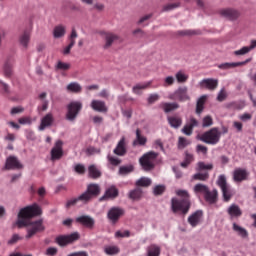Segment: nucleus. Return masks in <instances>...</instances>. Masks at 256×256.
Returning a JSON list of instances; mask_svg holds the SVG:
<instances>
[{"label": "nucleus", "instance_id": "f257e3e1", "mask_svg": "<svg viewBox=\"0 0 256 256\" xmlns=\"http://www.w3.org/2000/svg\"><path fill=\"white\" fill-rule=\"evenodd\" d=\"M176 195L180 197L171 199V209L173 213H180V215H187L191 209V195L187 190H177Z\"/></svg>", "mask_w": 256, "mask_h": 256}, {"label": "nucleus", "instance_id": "f03ea898", "mask_svg": "<svg viewBox=\"0 0 256 256\" xmlns=\"http://www.w3.org/2000/svg\"><path fill=\"white\" fill-rule=\"evenodd\" d=\"M42 214L43 210H41V206H39V204L34 203L26 206L18 213L19 219L16 224L18 225L19 229H21V227H27V219H33V217H39V215Z\"/></svg>", "mask_w": 256, "mask_h": 256}, {"label": "nucleus", "instance_id": "7ed1b4c3", "mask_svg": "<svg viewBox=\"0 0 256 256\" xmlns=\"http://www.w3.org/2000/svg\"><path fill=\"white\" fill-rule=\"evenodd\" d=\"M159 157V153L154 151H149L143 154L139 159V163L144 171H153L155 169V161Z\"/></svg>", "mask_w": 256, "mask_h": 256}, {"label": "nucleus", "instance_id": "20e7f679", "mask_svg": "<svg viewBox=\"0 0 256 256\" xmlns=\"http://www.w3.org/2000/svg\"><path fill=\"white\" fill-rule=\"evenodd\" d=\"M216 184L222 191L223 201H225V203H229L231 201V199L233 198V195H235V192H233V189L227 183V177H225V175H223V174L220 175L218 177Z\"/></svg>", "mask_w": 256, "mask_h": 256}, {"label": "nucleus", "instance_id": "39448f33", "mask_svg": "<svg viewBox=\"0 0 256 256\" xmlns=\"http://www.w3.org/2000/svg\"><path fill=\"white\" fill-rule=\"evenodd\" d=\"M200 141L206 143L207 145H217L221 141V131L219 128L214 127L200 136Z\"/></svg>", "mask_w": 256, "mask_h": 256}, {"label": "nucleus", "instance_id": "423d86ee", "mask_svg": "<svg viewBox=\"0 0 256 256\" xmlns=\"http://www.w3.org/2000/svg\"><path fill=\"white\" fill-rule=\"evenodd\" d=\"M83 109V103L80 101H73L67 106L66 119L67 121H75L77 119V115Z\"/></svg>", "mask_w": 256, "mask_h": 256}, {"label": "nucleus", "instance_id": "0eeeda50", "mask_svg": "<svg viewBox=\"0 0 256 256\" xmlns=\"http://www.w3.org/2000/svg\"><path fill=\"white\" fill-rule=\"evenodd\" d=\"M80 235L78 232H74L68 235H59L55 238V243L59 245V247H67V245H71V243H75V241H79Z\"/></svg>", "mask_w": 256, "mask_h": 256}, {"label": "nucleus", "instance_id": "6e6552de", "mask_svg": "<svg viewBox=\"0 0 256 256\" xmlns=\"http://www.w3.org/2000/svg\"><path fill=\"white\" fill-rule=\"evenodd\" d=\"M171 101H191V96H189V89L187 86H180L174 93L169 95Z\"/></svg>", "mask_w": 256, "mask_h": 256}, {"label": "nucleus", "instance_id": "1a4fd4ad", "mask_svg": "<svg viewBox=\"0 0 256 256\" xmlns=\"http://www.w3.org/2000/svg\"><path fill=\"white\" fill-rule=\"evenodd\" d=\"M101 193L99 184H89L84 193L81 194L80 199H84L85 203H89L93 197H98Z\"/></svg>", "mask_w": 256, "mask_h": 256}, {"label": "nucleus", "instance_id": "9d476101", "mask_svg": "<svg viewBox=\"0 0 256 256\" xmlns=\"http://www.w3.org/2000/svg\"><path fill=\"white\" fill-rule=\"evenodd\" d=\"M45 231V226L43 225V219L34 221L30 223V228L27 230L26 239H31L34 235H37V233H41Z\"/></svg>", "mask_w": 256, "mask_h": 256}, {"label": "nucleus", "instance_id": "9b49d317", "mask_svg": "<svg viewBox=\"0 0 256 256\" xmlns=\"http://www.w3.org/2000/svg\"><path fill=\"white\" fill-rule=\"evenodd\" d=\"M125 215V210L120 207H112L109 209L107 213V217L113 225L119 222V219H121Z\"/></svg>", "mask_w": 256, "mask_h": 256}, {"label": "nucleus", "instance_id": "f8f14e48", "mask_svg": "<svg viewBox=\"0 0 256 256\" xmlns=\"http://www.w3.org/2000/svg\"><path fill=\"white\" fill-rule=\"evenodd\" d=\"M6 171H19L20 169H23V164H21V161H19V158L15 156H9L6 159L5 167Z\"/></svg>", "mask_w": 256, "mask_h": 256}, {"label": "nucleus", "instance_id": "ddd939ff", "mask_svg": "<svg viewBox=\"0 0 256 256\" xmlns=\"http://www.w3.org/2000/svg\"><path fill=\"white\" fill-rule=\"evenodd\" d=\"M219 14L221 15V17H224L229 21H236V19H239V17H241V12L233 8L222 9L219 11Z\"/></svg>", "mask_w": 256, "mask_h": 256}, {"label": "nucleus", "instance_id": "4468645a", "mask_svg": "<svg viewBox=\"0 0 256 256\" xmlns=\"http://www.w3.org/2000/svg\"><path fill=\"white\" fill-rule=\"evenodd\" d=\"M249 180V171L243 168H236L233 172V181L235 183H243Z\"/></svg>", "mask_w": 256, "mask_h": 256}, {"label": "nucleus", "instance_id": "2eb2a0df", "mask_svg": "<svg viewBox=\"0 0 256 256\" xmlns=\"http://www.w3.org/2000/svg\"><path fill=\"white\" fill-rule=\"evenodd\" d=\"M102 35H103L104 41H105V44L103 45V49H111V47L113 46V43H115V41H119L121 39V37H119V35H117L113 32H103Z\"/></svg>", "mask_w": 256, "mask_h": 256}, {"label": "nucleus", "instance_id": "dca6fc26", "mask_svg": "<svg viewBox=\"0 0 256 256\" xmlns=\"http://www.w3.org/2000/svg\"><path fill=\"white\" fill-rule=\"evenodd\" d=\"M201 89H207L208 91H215L219 87V80L213 78H206L199 82Z\"/></svg>", "mask_w": 256, "mask_h": 256}, {"label": "nucleus", "instance_id": "f3484780", "mask_svg": "<svg viewBox=\"0 0 256 256\" xmlns=\"http://www.w3.org/2000/svg\"><path fill=\"white\" fill-rule=\"evenodd\" d=\"M63 157V141L58 140L55 143V146L51 150V159L52 161H58Z\"/></svg>", "mask_w": 256, "mask_h": 256}, {"label": "nucleus", "instance_id": "a211bd4d", "mask_svg": "<svg viewBox=\"0 0 256 256\" xmlns=\"http://www.w3.org/2000/svg\"><path fill=\"white\" fill-rule=\"evenodd\" d=\"M195 127H199V121L191 117L190 120L182 128V133H184V135H187L188 137H191V135H193V129H195Z\"/></svg>", "mask_w": 256, "mask_h": 256}, {"label": "nucleus", "instance_id": "6ab92c4d", "mask_svg": "<svg viewBox=\"0 0 256 256\" xmlns=\"http://www.w3.org/2000/svg\"><path fill=\"white\" fill-rule=\"evenodd\" d=\"M117 197H119V189H117V186L112 185L105 190V193L100 198V201H107V199H117Z\"/></svg>", "mask_w": 256, "mask_h": 256}, {"label": "nucleus", "instance_id": "aec40b11", "mask_svg": "<svg viewBox=\"0 0 256 256\" xmlns=\"http://www.w3.org/2000/svg\"><path fill=\"white\" fill-rule=\"evenodd\" d=\"M53 123H55V116H53V113L49 112L41 119L39 130L45 131V129H47V127H51Z\"/></svg>", "mask_w": 256, "mask_h": 256}, {"label": "nucleus", "instance_id": "412c9836", "mask_svg": "<svg viewBox=\"0 0 256 256\" xmlns=\"http://www.w3.org/2000/svg\"><path fill=\"white\" fill-rule=\"evenodd\" d=\"M76 223H80V225L87 227V229H93L95 227V219L87 215L76 218Z\"/></svg>", "mask_w": 256, "mask_h": 256}, {"label": "nucleus", "instance_id": "4be33fe9", "mask_svg": "<svg viewBox=\"0 0 256 256\" xmlns=\"http://www.w3.org/2000/svg\"><path fill=\"white\" fill-rule=\"evenodd\" d=\"M114 155H118V157H124L127 155V143L125 142V137H122L118 142L116 148L113 150Z\"/></svg>", "mask_w": 256, "mask_h": 256}, {"label": "nucleus", "instance_id": "5701e85b", "mask_svg": "<svg viewBox=\"0 0 256 256\" xmlns=\"http://www.w3.org/2000/svg\"><path fill=\"white\" fill-rule=\"evenodd\" d=\"M77 37H79V35L77 34V30L73 28L69 36L70 43L64 48L63 55H69V53H71V49L75 47V40L77 39Z\"/></svg>", "mask_w": 256, "mask_h": 256}, {"label": "nucleus", "instance_id": "b1692460", "mask_svg": "<svg viewBox=\"0 0 256 256\" xmlns=\"http://www.w3.org/2000/svg\"><path fill=\"white\" fill-rule=\"evenodd\" d=\"M203 218V211L197 210L192 215L188 217V223L191 227H197L199 223H201V219Z\"/></svg>", "mask_w": 256, "mask_h": 256}, {"label": "nucleus", "instance_id": "393cba45", "mask_svg": "<svg viewBox=\"0 0 256 256\" xmlns=\"http://www.w3.org/2000/svg\"><path fill=\"white\" fill-rule=\"evenodd\" d=\"M90 107L98 113H107L109 111L105 102L101 100H92Z\"/></svg>", "mask_w": 256, "mask_h": 256}, {"label": "nucleus", "instance_id": "a878e982", "mask_svg": "<svg viewBox=\"0 0 256 256\" xmlns=\"http://www.w3.org/2000/svg\"><path fill=\"white\" fill-rule=\"evenodd\" d=\"M227 213L230 217V219H239L241 215H243V211L237 204H232L228 207Z\"/></svg>", "mask_w": 256, "mask_h": 256}, {"label": "nucleus", "instance_id": "bb28decb", "mask_svg": "<svg viewBox=\"0 0 256 256\" xmlns=\"http://www.w3.org/2000/svg\"><path fill=\"white\" fill-rule=\"evenodd\" d=\"M218 197L219 192L217 191V189H214L213 191L208 189L207 193L204 195L205 201L210 205H214V203H217Z\"/></svg>", "mask_w": 256, "mask_h": 256}, {"label": "nucleus", "instance_id": "cd10ccee", "mask_svg": "<svg viewBox=\"0 0 256 256\" xmlns=\"http://www.w3.org/2000/svg\"><path fill=\"white\" fill-rule=\"evenodd\" d=\"M249 61L250 60L247 59L246 61H243V62H232V63L226 62V63H222V64L218 65V68L225 71L227 69H233L235 67H241L243 65H247V63H249Z\"/></svg>", "mask_w": 256, "mask_h": 256}, {"label": "nucleus", "instance_id": "c85d7f7f", "mask_svg": "<svg viewBox=\"0 0 256 256\" xmlns=\"http://www.w3.org/2000/svg\"><path fill=\"white\" fill-rule=\"evenodd\" d=\"M232 229L239 237H242V239H247L249 237V232H247V229L239 226L237 223L232 224Z\"/></svg>", "mask_w": 256, "mask_h": 256}, {"label": "nucleus", "instance_id": "c756f323", "mask_svg": "<svg viewBox=\"0 0 256 256\" xmlns=\"http://www.w3.org/2000/svg\"><path fill=\"white\" fill-rule=\"evenodd\" d=\"M29 41H31V32L30 31H24L22 35H20L19 42L24 49H28L29 47Z\"/></svg>", "mask_w": 256, "mask_h": 256}, {"label": "nucleus", "instance_id": "7c9ffc66", "mask_svg": "<svg viewBox=\"0 0 256 256\" xmlns=\"http://www.w3.org/2000/svg\"><path fill=\"white\" fill-rule=\"evenodd\" d=\"M65 33H67V28L63 25H58L53 29L54 39H61L65 37Z\"/></svg>", "mask_w": 256, "mask_h": 256}, {"label": "nucleus", "instance_id": "2f4dec72", "mask_svg": "<svg viewBox=\"0 0 256 256\" xmlns=\"http://www.w3.org/2000/svg\"><path fill=\"white\" fill-rule=\"evenodd\" d=\"M161 108L163 109L164 113H171V111L179 109V105L177 104V102H164L161 104Z\"/></svg>", "mask_w": 256, "mask_h": 256}, {"label": "nucleus", "instance_id": "473e14b6", "mask_svg": "<svg viewBox=\"0 0 256 256\" xmlns=\"http://www.w3.org/2000/svg\"><path fill=\"white\" fill-rule=\"evenodd\" d=\"M66 89L69 93H81L83 91V87L78 82H71Z\"/></svg>", "mask_w": 256, "mask_h": 256}, {"label": "nucleus", "instance_id": "72a5a7b5", "mask_svg": "<svg viewBox=\"0 0 256 256\" xmlns=\"http://www.w3.org/2000/svg\"><path fill=\"white\" fill-rule=\"evenodd\" d=\"M193 161H195V158L193 156V154L189 153L188 151L185 152V157H184V161L181 162V167H183L184 169H187L192 163Z\"/></svg>", "mask_w": 256, "mask_h": 256}, {"label": "nucleus", "instance_id": "f704fd0d", "mask_svg": "<svg viewBox=\"0 0 256 256\" xmlns=\"http://www.w3.org/2000/svg\"><path fill=\"white\" fill-rule=\"evenodd\" d=\"M133 145H147V137L141 135V130H136V140H134Z\"/></svg>", "mask_w": 256, "mask_h": 256}, {"label": "nucleus", "instance_id": "c9c22d12", "mask_svg": "<svg viewBox=\"0 0 256 256\" xmlns=\"http://www.w3.org/2000/svg\"><path fill=\"white\" fill-rule=\"evenodd\" d=\"M88 173L92 179H99V177H101V170L95 165H90L88 167Z\"/></svg>", "mask_w": 256, "mask_h": 256}, {"label": "nucleus", "instance_id": "e433bc0d", "mask_svg": "<svg viewBox=\"0 0 256 256\" xmlns=\"http://www.w3.org/2000/svg\"><path fill=\"white\" fill-rule=\"evenodd\" d=\"M205 101H207V96H201L196 104V113L197 115H201L203 110L205 109Z\"/></svg>", "mask_w": 256, "mask_h": 256}, {"label": "nucleus", "instance_id": "4c0bfd02", "mask_svg": "<svg viewBox=\"0 0 256 256\" xmlns=\"http://www.w3.org/2000/svg\"><path fill=\"white\" fill-rule=\"evenodd\" d=\"M161 255V247L152 244L147 248V256H159Z\"/></svg>", "mask_w": 256, "mask_h": 256}, {"label": "nucleus", "instance_id": "58836bf2", "mask_svg": "<svg viewBox=\"0 0 256 256\" xmlns=\"http://www.w3.org/2000/svg\"><path fill=\"white\" fill-rule=\"evenodd\" d=\"M168 122L174 129H179V126L183 124V120L177 116L168 117Z\"/></svg>", "mask_w": 256, "mask_h": 256}, {"label": "nucleus", "instance_id": "ea45409f", "mask_svg": "<svg viewBox=\"0 0 256 256\" xmlns=\"http://www.w3.org/2000/svg\"><path fill=\"white\" fill-rule=\"evenodd\" d=\"M208 189H209V186L198 183L194 186L193 191L196 195H199V194L205 195Z\"/></svg>", "mask_w": 256, "mask_h": 256}, {"label": "nucleus", "instance_id": "a19ab883", "mask_svg": "<svg viewBox=\"0 0 256 256\" xmlns=\"http://www.w3.org/2000/svg\"><path fill=\"white\" fill-rule=\"evenodd\" d=\"M245 107V102L243 101H234L227 104L228 109H234L237 111H241Z\"/></svg>", "mask_w": 256, "mask_h": 256}, {"label": "nucleus", "instance_id": "79ce46f5", "mask_svg": "<svg viewBox=\"0 0 256 256\" xmlns=\"http://www.w3.org/2000/svg\"><path fill=\"white\" fill-rule=\"evenodd\" d=\"M151 85V82H148L146 84H137L132 88V91L135 95H141V91H143V89H147V87H149Z\"/></svg>", "mask_w": 256, "mask_h": 256}, {"label": "nucleus", "instance_id": "37998d69", "mask_svg": "<svg viewBox=\"0 0 256 256\" xmlns=\"http://www.w3.org/2000/svg\"><path fill=\"white\" fill-rule=\"evenodd\" d=\"M194 181H207L209 179V172H198L192 176Z\"/></svg>", "mask_w": 256, "mask_h": 256}, {"label": "nucleus", "instance_id": "c03bdc74", "mask_svg": "<svg viewBox=\"0 0 256 256\" xmlns=\"http://www.w3.org/2000/svg\"><path fill=\"white\" fill-rule=\"evenodd\" d=\"M81 201L82 203H85V199L81 198V195L78 196L77 198H72L66 202V209H71V207L77 205Z\"/></svg>", "mask_w": 256, "mask_h": 256}, {"label": "nucleus", "instance_id": "a18cd8bd", "mask_svg": "<svg viewBox=\"0 0 256 256\" xmlns=\"http://www.w3.org/2000/svg\"><path fill=\"white\" fill-rule=\"evenodd\" d=\"M151 183L152 181L150 178L142 177L136 182V185L137 187H150Z\"/></svg>", "mask_w": 256, "mask_h": 256}, {"label": "nucleus", "instance_id": "49530a36", "mask_svg": "<svg viewBox=\"0 0 256 256\" xmlns=\"http://www.w3.org/2000/svg\"><path fill=\"white\" fill-rule=\"evenodd\" d=\"M141 195H143L141 188H136L129 193L130 199H141Z\"/></svg>", "mask_w": 256, "mask_h": 256}, {"label": "nucleus", "instance_id": "de8ad7c7", "mask_svg": "<svg viewBox=\"0 0 256 256\" xmlns=\"http://www.w3.org/2000/svg\"><path fill=\"white\" fill-rule=\"evenodd\" d=\"M189 79V76L182 71H179L176 73V81L178 83H187V80Z\"/></svg>", "mask_w": 256, "mask_h": 256}, {"label": "nucleus", "instance_id": "09e8293b", "mask_svg": "<svg viewBox=\"0 0 256 256\" xmlns=\"http://www.w3.org/2000/svg\"><path fill=\"white\" fill-rule=\"evenodd\" d=\"M191 143V141L185 137H179L178 138V149H185V147H188V145Z\"/></svg>", "mask_w": 256, "mask_h": 256}, {"label": "nucleus", "instance_id": "8fccbe9b", "mask_svg": "<svg viewBox=\"0 0 256 256\" xmlns=\"http://www.w3.org/2000/svg\"><path fill=\"white\" fill-rule=\"evenodd\" d=\"M198 171H213V164H205V162H198Z\"/></svg>", "mask_w": 256, "mask_h": 256}, {"label": "nucleus", "instance_id": "3c124183", "mask_svg": "<svg viewBox=\"0 0 256 256\" xmlns=\"http://www.w3.org/2000/svg\"><path fill=\"white\" fill-rule=\"evenodd\" d=\"M56 69L58 71H69V69H71V64L65 63L62 61H58L57 65H56Z\"/></svg>", "mask_w": 256, "mask_h": 256}, {"label": "nucleus", "instance_id": "603ef678", "mask_svg": "<svg viewBox=\"0 0 256 256\" xmlns=\"http://www.w3.org/2000/svg\"><path fill=\"white\" fill-rule=\"evenodd\" d=\"M119 253L118 246H106L105 247V254L106 255H117Z\"/></svg>", "mask_w": 256, "mask_h": 256}, {"label": "nucleus", "instance_id": "864d4df0", "mask_svg": "<svg viewBox=\"0 0 256 256\" xmlns=\"http://www.w3.org/2000/svg\"><path fill=\"white\" fill-rule=\"evenodd\" d=\"M4 75L5 77H11L13 75V64L6 62L4 65Z\"/></svg>", "mask_w": 256, "mask_h": 256}, {"label": "nucleus", "instance_id": "5fc2aeb1", "mask_svg": "<svg viewBox=\"0 0 256 256\" xmlns=\"http://www.w3.org/2000/svg\"><path fill=\"white\" fill-rule=\"evenodd\" d=\"M129 173H133V166H121L119 168V174L120 175H129Z\"/></svg>", "mask_w": 256, "mask_h": 256}, {"label": "nucleus", "instance_id": "6e6d98bb", "mask_svg": "<svg viewBox=\"0 0 256 256\" xmlns=\"http://www.w3.org/2000/svg\"><path fill=\"white\" fill-rule=\"evenodd\" d=\"M154 195L157 197L165 193V185H157L153 189Z\"/></svg>", "mask_w": 256, "mask_h": 256}, {"label": "nucleus", "instance_id": "4d7b16f0", "mask_svg": "<svg viewBox=\"0 0 256 256\" xmlns=\"http://www.w3.org/2000/svg\"><path fill=\"white\" fill-rule=\"evenodd\" d=\"M181 3H171L163 6L162 11L167 12V11H173V9H177V7H180Z\"/></svg>", "mask_w": 256, "mask_h": 256}, {"label": "nucleus", "instance_id": "13d9d810", "mask_svg": "<svg viewBox=\"0 0 256 256\" xmlns=\"http://www.w3.org/2000/svg\"><path fill=\"white\" fill-rule=\"evenodd\" d=\"M213 125V118L211 116H206L202 120V127H211Z\"/></svg>", "mask_w": 256, "mask_h": 256}, {"label": "nucleus", "instance_id": "bf43d9fd", "mask_svg": "<svg viewBox=\"0 0 256 256\" xmlns=\"http://www.w3.org/2000/svg\"><path fill=\"white\" fill-rule=\"evenodd\" d=\"M108 161L115 167H117V165H121V160H119V158H117L115 156L108 155Z\"/></svg>", "mask_w": 256, "mask_h": 256}, {"label": "nucleus", "instance_id": "052dcab7", "mask_svg": "<svg viewBox=\"0 0 256 256\" xmlns=\"http://www.w3.org/2000/svg\"><path fill=\"white\" fill-rule=\"evenodd\" d=\"M249 52H251V50H249L248 46H244L240 50H236L234 55H247Z\"/></svg>", "mask_w": 256, "mask_h": 256}, {"label": "nucleus", "instance_id": "680f3d73", "mask_svg": "<svg viewBox=\"0 0 256 256\" xmlns=\"http://www.w3.org/2000/svg\"><path fill=\"white\" fill-rule=\"evenodd\" d=\"M227 99V92H225V89H222L217 96V101L222 103V101H225Z\"/></svg>", "mask_w": 256, "mask_h": 256}, {"label": "nucleus", "instance_id": "e2e57ef3", "mask_svg": "<svg viewBox=\"0 0 256 256\" xmlns=\"http://www.w3.org/2000/svg\"><path fill=\"white\" fill-rule=\"evenodd\" d=\"M115 237L117 238L131 237V232H129V230H125L124 232L117 231L115 233Z\"/></svg>", "mask_w": 256, "mask_h": 256}, {"label": "nucleus", "instance_id": "0e129e2a", "mask_svg": "<svg viewBox=\"0 0 256 256\" xmlns=\"http://www.w3.org/2000/svg\"><path fill=\"white\" fill-rule=\"evenodd\" d=\"M158 99H160L159 94H151V95L148 97L147 101H148L149 105H153V103H156V101H157Z\"/></svg>", "mask_w": 256, "mask_h": 256}, {"label": "nucleus", "instance_id": "69168bd1", "mask_svg": "<svg viewBox=\"0 0 256 256\" xmlns=\"http://www.w3.org/2000/svg\"><path fill=\"white\" fill-rule=\"evenodd\" d=\"M86 153L87 155H95V153H101V149L90 146L86 149Z\"/></svg>", "mask_w": 256, "mask_h": 256}, {"label": "nucleus", "instance_id": "338daca9", "mask_svg": "<svg viewBox=\"0 0 256 256\" xmlns=\"http://www.w3.org/2000/svg\"><path fill=\"white\" fill-rule=\"evenodd\" d=\"M75 172L79 175L85 174V166L83 164H77L74 168Z\"/></svg>", "mask_w": 256, "mask_h": 256}, {"label": "nucleus", "instance_id": "774afa93", "mask_svg": "<svg viewBox=\"0 0 256 256\" xmlns=\"http://www.w3.org/2000/svg\"><path fill=\"white\" fill-rule=\"evenodd\" d=\"M252 118H253V115H251L250 113H244L239 116L240 121H243V122L251 121Z\"/></svg>", "mask_w": 256, "mask_h": 256}]
</instances>
